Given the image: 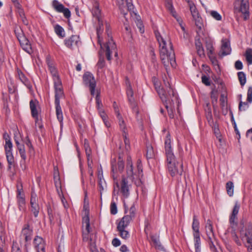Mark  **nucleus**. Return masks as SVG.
Instances as JSON below:
<instances>
[{"label":"nucleus","mask_w":252,"mask_h":252,"mask_svg":"<svg viewBox=\"0 0 252 252\" xmlns=\"http://www.w3.org/2000/svg\"><path fill=\"white\" fill-rule=\"evenodd\" d=\"M197 54L200 58L205 57L204 50L203 46L198 47L196 48Z\"/></svg>","instance_id":"nucleus-58"},{"label":"nucleus","mask_w":252,"mask_h":252,"mask_svg":"<svg viewBox=\"0 0 252 252\" xmlns=\"http://www.w3.org/2000/svg\"><path fill=\"white\" fill-rule=\"evenodd\" d=\"M98 114L100 117L101 118L104 125L107 127H109L111 126V124L108 121V117L106 114L104 109H100L98 111Z\"/></svg>","instance_id":"nucleus-28"},{"label":"nucleus","mask_w":252,"mask_h":252,"mask_svg":"<svg viewBox=\"0 0 252 252\" xmlns=\"http://www.w3.org/2000/svg\"><path fill=\"white\" fill-rule=\"evenodd\" d=\"M51 73L52 74V76L54 78H57V79L59 78V76L58 74L57 70L56 68L55 67V66H51L50 68H49Z\"/></svg>","instance_id":"nucleus-60"},{"label":"nucleus","mask_w":252,"mask_h":252,"mask_svg":"<svg viewBox=\"0 0 252 252\" xmlns=\"http://www.w3.org/2000/svg\"><path fill=\"white\" fill-rule=\"evenodd\" d=\"M117 230L119 232V235L124 239H127L129 237V233L126 228L117 227Z\"/></svg>","instance_id":"nucleus-35"},{"label":"nucleus","mask_w":252,"mask_h":252,"mask_svg":"<svg viewBox=\"0 0 252 252\" xmlns=\"http://www.w3.org/2000/svg\"><path fill=\"white\" fill-rule=\"evenodd\" d=\"M11 252H21L20 248L17 242H13Z\"/></svg>","instance_id":"nucleus-61"},{"label":"nucleus","mask_w":252,"mask_h":252,"mask_svg":"<svg viewBox=\"0 0 252 252\" xmlns=\"http://www.w3.org/2000/svg\"><path fill=\"white\" fill-rule=\"evenodd\" d=\"M154 85L163 102L170 103V99L172 101L178 100V94L172 88L169 80H154Z\"/></svg>","instance_id":"nucleus-2"},{"label":"nucleus","mask_w":252,"mask_h":252,"mask_svg":"<svg viewBox=\"0 0 252 252\" xmlns=\"http://www.w3.org/2000/svg\"><path fill=\"white\" fill-rule=\"evenodd\" d=\"M131 220V217L129 216V215H126L119 221L117 227L126 228Z\"/></svg>","instance_id":"nucleus-23"},{"label":"nucleus","mask_w":252,"mask_h":252,"mask_svg":"<svg viewBox=\"0 0 252 252\" xmlns=\"http://www.w3.org/2000/svg\"><path fill=\"white\" fill-rule=\"evenodd\" d=\"M240 209V205L238 203V202H235V205L233 207L232 213L231 215H232L233 216H237V214H238L239 210Z\"/></svg>","instance_id":"nucleus-56"},{"label":"nucleus","mask_w":252,"mask_h":252,"mask_svg":"<svg viewBox=\"0 0 252 252\" xmlns=\"http://www.w3.org/2000/svg\"><path fill=\"white\" fill-rule=\"evenodd\" d=\"M240 238L248 250L250 251V245L252 244V224L249 223L246 226L243 225L240 229Z\"/></svg>","instance_id":"nucleus-7"},{"label":"nucleus","mask_w":252,"mask_h":252,"mask_svg":"<svg viewBox=\"0 0 252 252\" xmlns=\"http://www.w3.org/2000/svg\"><path fill=\"white\" fill-rule=\"evenodd\" d=\"M211 15L216 20L220 21L221 20V15L216 11H212Z\"/></svg>","instance_id":"nucleus-57"},{"label":"nucleus","mask_w":252,"mask_h":252,"mask_svg":"<svg viewBox=\"0 0 252 252\" xmlns=\"http://www.w3.org/2000/svg\"><path fill=\"white\" fill-rule=\"evenodd\" d=\"M92 14L94 17L96 18L97 20L101 19L100 17V10L99 8L98 3L95 1L94 4V7L92 9Z\"/></svg>","instance_id":"nucleus-32"},{"label":"nucleus","mask_w":252,"mask_h":252,"mask_svg":"<svg viewBox=\"0 0 252 252\" xmlns=\"http://www.w3.org/2000/svg\"><path fill=\"white\" fill-rule=\"evenodd\" d=\"M52 6L57 12L63 13L66 18H69L71 16V13L68 8L57 0H53L52 2Z\"/></svg>","instance_id":"nucleus-12"},{"label":"nucleus","mask_w":252,"mask_h":252,"mask_svg":"<svg viewBox=\"0 0 252 252\" xmlns=\"http://www.w3.org/2000/svg\"><path fill=\"white\" fill-rule=\"evenodd\" d=\"M120 191L125 197H127L129 195V189L127 179L123 177L121 183Z\"/></svg>","instance_id":"nucleus-19"},{"label":"nucleus","mask_w":252,"mask_h":252,"mask_svg":"<svg viewBox=\"0 0 252 252\" xmlns=\"http://www.w3.org/2000/svg\"><path fill=\"white\" fill-rule=\"evenodd\" d=\"M4 149L5 152L12 151V143L11 140L6 141L5 145L4 146Z\"/></svg>","instance_id":"nucleus-55"},{"label":"nucleus","mask_w":252,"mask_h":252,"mask_svg":"<svg viewBox=\"0 0 252 252\" xmlns=\"http://www.w3.org/2000/svg\"><path fill=\"white\" fill-rule=\"evenodd\" d=\"M194 247L195 249V252H201V240L200 233H193Z\"/></svg>","instance_id":"nucleus-27"},{"label":"nucleus","mask_w":252,"mask_h":252,"mask_svg":"<svg viewBox=\"0 0 252 252\" xmlns=\"http://www.w3.org/2000/svg\"><path fill=\"white\" fill-rule=\"evenodd\" d=\"M247 101L251 103L252 102V87H249L247 93Z\"/></svg>","instance_id":"nucleus-63"},{"label":"nucleus","mask_w":252,"mask_h":252,"mask_svg":"<svg viewBox=\"0 0 252 252\" xmlns=\"http://www.w3.org/2000/svg\"><path fill=\"white\" fill-rule=\"evenodd\" d=\"M237 217L236 216L231 215L229 217V223L231 225H236L237 223Z\"/></svg>","instance_id":"nucleus-64"},{"label":"nucleus","mask_w":252,"mask_h":252,"mask_svg":"<svg viewBox=\"0 0 252 252\" xmlns=\"http://www.w3.org/2000/svg\"><path fill=\"white\" fill-rule=\"evenodd\" d=\"M38 102L36 100H31L30 102V109L31 110L32 115L35 119V122L36 123L38 120V114L37 110V106Z\"/></svg>","instance_id":"nucleus-18"},{"label":"nucleus","mask_w":252,"mask_h":252,"mask_svg":"<svg viewBox=\"0 0 252 252\" xmlns=\"http://www.w3.org/2000/svg\"><path fill=\"white\" fill-rule=\"evenodd\" d=\"M97 21H98V26L96 27L97 36L98 38V42L99 43L101 48L102 49L103 47L101 43L102 39L100 37V35L103 31V29H104L102 21L101 20V19H99L97 20Z\"/></svg>","instance_id":"nucleus-26"},{"label":"nucleus","mask_w":252,"mask_h":252,"mask_svg":"<svg viewBox=\"0 0 252 252\" xmlns=\"http://www.w3.org/2000/svg\"><path fill=\"white\" fill-rule=\"evenodd\" d=\"M190 13L193 20L195 21L196 26L201 28V18L199 16V12L193 2H190L189 5Z\"/></svg>","instance_id":"nucleus-14"},{"label":"nucleus","mask_w":252,"mask_h":252,"mask_svg":"<svg viewBox=\"0 0 252 252\" xmlns=\"http://www.w3.org/2000/svg\"><path fill=\"white\" fill-rule=\"evenodd\" d=\"M18 13L23 23L25 25H28L29 24V22L25 16V14L23 9L19 8L18 9Z\"/></svg>","instance_id":"nucleus-39"},{"label":"nucleus","mask_w":252,"mask_h":252,"mask_svg":"<svg viewBox=\"0 0 252 252\" xmlns=\"http://www.w3.org/2000/svg\"><path fill=\"white\" fill-rule=\"evenodd\" d=\"M54 181L55 187H59L60 184H61L60 180L59 173L58 171H55L54 173Z\"/></svg>","instance_id":"nucleus-43"},{"label":"nucleus","mask_w":252,"mask_h":252,"mask_svg":"<svg viewBox=\"0 0 252 252\" xmlns=\"http://www.w3.org/2000/svg\"><path fill=\"white\" fill-rule=\"evenodd\" d=\"M234 12L235 13H241L244 15V20L249 18V0H236L234 3Z\"/></svg>","instance_id":"nucleus-8"},{"label":"nucleus","mask_w":252,"mask_h":252,"mask_svg":"<svg viewBox=\"0 0 252 252\" xmlns=\"http://www.w3.org/2000/svg\"><path fill=\"white\" fill-rule=\"evenodd\" d=\"M162 132H166L164 140V148L168 171L172 177L177 175H181L183 171V165L182 163L179 164L178 162H176L175 157L172 151L171 145L170 134L168 131H166V129H163Z\"/></svg>","instance_id":"nucleus-1"},{"label":"nucleus","mask_w":252,"mask_h":252,"mask_svg":"<svg viewBox=\"0 0 252 252\" xmlns=\"http://www.w3.org/2000/svg\"><path fill=\"white\" fill-rule=\"evenodd\" d=\"M8 91L9 92L10 94H13L16 91V86L15 84L13 82L12 80H10V82L8 83Z\"/></svg>","instance_id":"nucleus-47"},{"label":"nucleus","mask_w":252,"mask_h":252,"mask_svg":"<svg viewBox=\"0 0 252 252\" xmlns=\"http://www.w3.org/2000/svg\"><path fill=\"white\" fill-rule=\"evenodd\" d=\"M220 105L221 107L223 108L226 105V97L224 94H221L220 99Z\"/></svg>","instance_id":"nucleus-59"},{"label":"nucleus","mask_w":252,"mask_h":252,"mask_svg":"<svg viewBox=\"0 0 252 252\" xmlns=\"http://www.w3.org/2000/svg\"><path fill=\"white\" fill-rule=\"evenodd\" d=\"M98 184L99 188V191L100 194L101 195L102 192L104 190L105 188L106 187V182L103 178L102 174L99 173L98 174Z\"/></svg>","instance_id":"nucleus-30"},{"label":"nucleus","mask_w":252,"mask_h":252,"mask_svg":"<svg viewBox=\"0 0 252 252\" xmlns=\"http://www.w3.org/2000/svg\"><path fill=\"white\" fill-rule=\"evenodd\" d=\"M155 157V152L153 148L151 145L147 146L146 157L148 159L152 158Z\"/></svg>","instance_id":"nucleus-40"},{"label":"nucleus","mask_w":252,"mask_h":252,"mask_svg":"<svg viewBox=\"0 0 252 252\" xmlns=\"http://www.w3.org/2000/svg\"><path fill=\"white\" fill-rule=\"evenodd\" d=\"M226 188L227 192V194L231 196L233 194V190H234V186L232 182H228L226 183Z\"/></svg>","instance_id":"nucleus-42"},{"label":"nucleus","mask_w":252,"mask_h":252,"mask_svg":"<svg viewBox=\"0 0 252 252\" xmlns=\"http://www.w3.org/2000/svg\"><path fill=\"white\" fill-rule=\"evenodd\" d=\"M124 162L123 158L119 156L117 162L116 158H113L111 160V170L112 172V177L114 180L117 179V175L116 172L117 171L122 173L124 169Z\"/></svg>","instance_id":"nucleus-9"},{"label":"nucleus","mask_w":252,"mask_h":252,"mask_svg":"<svg viewBox=\"0 0 252 252\" xmlns=\"http://www.w3.org/2000/svg\"><path fill=\"white\" fill-rule=\"evenodd\" d=\"M206 118L210 126L213 125L214 122L213 120L212 112L210 109H209L206 113Z\"/></svg>","instance_id":"nucleus-48"},{"label":"nucleus","mask_w":252,"mask_h":252,"mask_svg":"<svg viewBox=\"0 0 252 252\" xmlns=\"http://www.w3.org/2000/svg\"><path fill=\"white\" fill-rule=\"evenodd\" d=\"M33 244L37 252H45V244L42 238L39 236H36L34 239Z\"/></svg>","instance_id":"nucleus-16"},{"label":"nucleus","mask_w":252,"mask_h":252,"mask_svg":"<svg viewBox=\"0 0 252 252\" xmlns=\"http://www.w3.org/2000/svg\"><path fill=\"white\" fill-rule=\"evenodd\" d=\"M165 6L171 13H173L174 8L171 0H166ZM173 15L174 16V14Z\"/></svg>","instance_id":"nucleus-53"},{"label":"nucleus","mask_w":252,"mask_h":252,"mask_svg":"<svg viewBox=\"0 0 252 252\" xmlns=\"http://www.w3.org/2000/svg\"><path fill=\"white\" fill-rule=\"evenodd\" d=\"M88 212L86 211V216L82 218V237L84 242H88L91 252H96V234L93 232L90 227V218L88 216Z\"/></svg>","instance_id":"nucleus-4"},{"label":"nucleus","mask_w":252,"mask_h":252,"mask_svg":"<svg viewBox=\"0 0 252 252\" xmlns=\"http://www.w3.org/2000/svg\"><path fill=\"white\" fill-rule=\"evenodd\" d=\"M54 88L55 92V104L56 105V112L57 119L61 123L63 120V116L61 107L60 106V98L64 96V93L62 82L60 80H56L54 82Z\"/></svg>","instance_id":"nucleus-5"},{"label":"nucleus","mask_w":252,"mask_h":252,"mask_svg":"<svg viewBox=\"0 0 252 252\" xmlns=\"http://www.w3.org/2000/svg\"><path fill=\"white\" fill-rule=\"evenodd\" d=\"M205 46L207 51V55H212L214 54V48L213 47V41L211 39H206Z\"/></svg>","instance_id":"nucleus-29"},{"label":"nucleus","mask_w":252,"mask_h":252,"mask_svg":"<svg viewBox=\"0 0 252 252\" xmlns=\"http://www.w3.org/2000/svg\"><path fill=\"white\" fill-rule=\"evenodd\" d=\"M105 49V54L108 61L111 60V54L114 53L115 57L118 56V53L116 49V45L113 39H111L104 45Z\"/></svg>","instance_id":"nucleus-11"},{"label":"nucleus","mask_w":252,"mask_h":252,"mask_svg":"<svg viewBox=\"0 0 252 252\" xmlns=\"http://www.w3.org/2000/svg\"><path fill=\"white\" fill-rule=\"evenodd\" d=\"M208 57L212 62V64L216 66L217 68H219V65L218 64V61L216 58V57L214 56V55H208Z\"/></svg>","instance_id":"nucleus-52"},{"label":"nucleus","mask_w":252,"mask_h":252,"mask_svg":"<svg viewBox=\"0 0 252 252\" xmlns=\"http://www.w3.org/2000/svg\"><path fill=\"white\" fill-rule=\"evenodd\" d=\"M30 203L31 205V211L33 214L34 216L37 217L39 213V207L36 203L35 197L32 196Z\"/></svg>","instance_id":"nucleus-25"},{"label":"nucleus","mask_w":252,"mask_h":252,"mask_svg":"<svg viewBox=\"0 0 252 252\" xmlns=\"http://www.w3.org/2000/svg\"><path fill=\"white\" fill-rule=\"evenodd\" d=\"M95 100L96 104V108L97 110H100V109H103L102 108L103 105L101 102V100L100 97V91L98 90H96V95L95 96Z\"/></svg>","instance_id":"nucleus-38"},{"label":"nucleus","mask_w":252,"mask_h":252,"mask_svg":"<svg viewBox=\"0 0 252 252\" xmlns=\"http://www.w3.org/2000/svg\"><path fill=\"white\" fill-rule=\"evenodd\" d=\"M110 212L113 215H115L117 213V207L115 202L112 201L110 205Z\"/></svg>","instance_id":"nucleus-54"},{"label":"nucleus","mask_w":252,"mask_h":252,"mask_svg":"<svg viewBox=\"0 0 252 252\" xmlns=\"http://www.w3.org/2000/svg\"><path fill=\"white\" fill-rule=\"evenodd\" d=\"M126 172L127 178H128L132 181L134 179L139 177V175L142 172V165L141 160L140 159L137 160V169L134 170L131 158L130 157H128L127 158Z\"/></svg>","instance_id":"nucleus-6"},{"label":"nucleus","mask_w":252,"mask_h":252,"mask_svg":"<svg viewBox=\"0 0 252 252\" xmlns=\"http://www.w3.org/2000/svg\"><path fill=\"white\" fill-rule=\"evenodd\" d=\"M155 34L159 46L160 57L164 66H168L169 63L173 67L176 65L175 55L171 42H169V49L166 47L165 40L161 36L158 31L155 32Z\"/></svg>","instance_id":"nucleus-3"},{"label":"nucleus","mask_w":252,"mask_h":252,"mask_svg":"<svg viewBox=\"0 0 252 252\" xmlns=\"http://www.w3.org/2000/svg\"><path fill=\"white\" fill-rule=\"evenodd\" d=\"M18 39L21 45L22 46L23 49L27 52L30 53L32 50V48L28 39L24 36H21L20 38L18 37Z\"/></svg>","instance_id":"nucleus-20"},{"label":"nucleus","mask_w":252,"mask_h":252,"mask_svg":"<svg viewBox=\"0 0 252 252\" xmlns=\"http://www.w3.org/2000/svg\"><path fill=\"white\" fill-rule=\"evenodd\" d=\"M221 50L219 56L223 57L230 54L231 49L229 40L227 39H223L221 40Z\"/></svg>","instance_id":"nucleus-15"},{"label":"nucleus","mask_w":252,"mask_h":252,"mask_svg":"<svg viewBox=\"0 0 252 252\" xmlns=\"http://www.w3.org/2000/svg\"><path fill=\"white\" fill-rule=\"evenodd\" d=\"M203 69L204 71L205 72L206 74H202L201 79H210V76L208 74V73H210V67L206 65H202Z\"/></svg>","instance_id":"nucleus-45"},{"label":"nucleus","mask_w":252,"mask_h":252,"mask_svg":"<svg viewBox=\"0 0 252 252\" xmlns=\"http://www.w3.org/2000/svg\"><path fill=\"white\" fill-rule=\"evenodd\" d=\"M206 234L210 241L213 240L215 238V235L213 231V226L211 221L208 220L206 225Z\"/></svg>","instance_id":"nucleus-22"},{"label":"nucleus","mask_w":252,"mask_h":252,"mask_svg":"<svg viewBox=\"0 0 252 252\" xmlns=\"http://www.w3.org/2000/svg\"><path fill=\"white\" fill-rule=\"evenodd\" d=\"M81 44L79 36L76 35H73L69 38L64 40V44L65 46L71 49H74L78 47Z\"/></svg>","instance_id":"nucleus-13"},{"label":"nucleus","mask_w":252,"mask_h":252,"mask_svg":"<svg viewBox=\"0 0 252 252\" xmlns=\"http://www.w3.org/2000/svg\"><path fill=\"white\" fill-rule=\"evenodd\" d=\"M150 54L151 57V62L153 64V66L154 68L157 69L158 64L157 61V59L156 57V54L155 53L154 49L152 48L150 51Z\"/></svg>","instance_id":"nucleus-41"},{"label":"nucleus","mask_w":252,"mask_h":252,"mask_svg":"<svg viewBox=\"0 0 252 252\" xmlns=\"http://www.w3.org/2000/svg\"><path fill=\"white\" fill-rule=\"evenodd\" d=\"M126 84L127 86L126 94L128 100L133 112L137 115L139 113V111L137 103L135 102L133 97V92L131 85L128 80L126 81Z\"/></svg>","instance_id":"nucleus-10"},{"label":"nucleus","mask_w":252,"mask_h":252,"mask_svg":"<svg viewBox=\"0 0 252 252\" xmlns=\"http://www.w3.org/2000/svg\"><path fill=\"white\" fill-rule=\"evenodd\" d=\"M17 148L19 150V153L20 154L21 157L22 159L25 160L26 159V155L25 150V146L24 145L21 144L17 147Z\"/></svg>","instance_id":"nucleus-44"},{"label":"nucleus","mask_w":252,"mask_h":252,"mask_svg":"<svg viewBox=\"0 0 252 252\" xmlns=\"http://www.w3.org/2000/svg\"><path fill=\"white\" fill-rule=\"evenodd\" d=\"M246 58L249 64H252V49H248L246 52Z\"/></svg>","instance_id":"nucleus-46"},{"label":"nucleus","mask_w":252,"mask_h":252,"mask_svg":"<svg viewBox=\"0 0 252 252\" xmlns=\"http://www.w3.org/2000/svg\"><path fill=\"white\" fill-rule=\"evenodd\" d=\"M6 158L9 164L11 165L13 162V157L12 154V151L5 152Z\"/></svg>","instance_id":"nucleus-51"},{"label":"nucleus","mask_w":252,"mask_h":252,"mask_svg":"<svg viewBox=\"0 0 252 252\" xmlns=\"http://www.w3.org/2000/svg\"><path fill=\"white\" fill-rule=\"evenodd\" d=\"M17 202L20 210H24L25 209V199L24 195L17 196Z\"/></svg>","instance_id":"nucleus-34"},{"label":"nucleus","mask_w":252,"mask_h":252,"mask_svg":"<svg viewBox=\"0 0 252 252\" xmlns=\"http://www.w3.org/2000/svg\"><path fill=\"white\" fill-rule=\"evenodd\" d=\"M232 239L238 246H240L242 245L241 241L239 240L238 236L235 232L232 233Z\"/></svg>","instance_id":"nucleus-62"},{"label":"nucleus","mask_w":252,"mask_h":252,"mask_svg":"<svg viewBox=\"0 0 252 252\" xmlns=\"http://www.w3.org/2000/svg\"><path fill=\"white\" fill-rule=\"evenodd\" d=\"M249 107V105L246 102L240 101L239 104V110L240 111H245Z\"/></svg>","instance_id":"nucleus-50"},{"label":"nucleus","mask_w":252,"mask_h":252,"mask_svg":"<svg viewBox=\"0 0 252 252\" xmlns=\"http://www.w3.org/2000/svg\"><path fill=\"white\" fill-rule=\"evenodd\" d=\"M116 117L118 119L120 129L124 133V135H126V134L127 132L126 122L121 114L118 115Z\"/></svg>","instance_id":"nucleus-24"},{"label":"nucleus","mask_w":252,"mask_h":252,"mask_svg":"<svg viewBox=\"0 0 252 252\" xmlns=\"http://www.w3.org/2000/svg\"><path fill=\"white\" fill-rule=\"evenodd\" d=\"M54 31L57 35L60 38H63L65 36V32L62 27L59 25H56L54 27Z\"/></svg>","instance_id":"nucleus-33"},{"label":"nucleus","mask_w":252,"mask_h":252,"mask_svg":"<svg viewBox=\"0 0 252 252\" xmlns=\"http://www.w3.org/2000/svg\"><path fill=\"white\" fill-rule=\"evenodd\" d=\"M212 126V129L213 130L214 133L216 135V137L219 139V141H220V129L219 128V125L216 123H214L213 125L210 126Z\"/></svg>","instance_id":"nucleus-37"},{"label":"nucleus","mask_w":252,"mask_h":252,"mask_svg":"<svg viewBox=\"0 0 252 252\" xmlns=\"http://www.w3.org/2000/svg\"><path fill=\"white\" fill-rule=\"evenodd\" d=\"M151 239L152 242L153 243L156 249H158V250L162 249V246L159 242V239L158 237L152 235L151 236Z\"/></svg>","instance_id":"nucleus-36"},{"label":"nucleus","mask_w":252,"mask_h":252,"mask_svg":"<svg viewBox=\"0 0 252 252\" xmlns=\"http://www.w3.org/2000/svg\"><path fill=\"white\" fill-rule=\"evenodd\" d=\"M192 229L193 233H200L199 232V222L197 219L196 215H194L193 217V222L192 223Z\"/></svg>","instance_id":"nucleus-31"},{"label":"nucleus","mask_w":252,"mask_h":252,"mask_svg":"<svg viewBox=\"0 0 252 252\" xmlns=\"http://www.w3.org/2000/svg\"><path fill=\"white\" fill-rule=\"evenodd\" d=\"M32 235V230L30 228L29 224L24 225L21 232V236L24 237L26 242L30 241Z\"/></svg>","instance_id":"nucleus-17"},{"label":"nucleus","mask_w":252,"mask_h":252,"mask_svg":"<svg viewBox=\"0 0 252 252\" xmlns=\"http://www.w3.org/2000/svg\"><path fill=\"white\" fill-rule=\"evenodd\" d=\"M84 84L86 87H89L91 94L93 96L95 94L96 83L95 80H84Z\"/></svg>","instance_id":"nucleus-21"},{"label":"nucleus","mask_w":252,"mask_h":252,"mask_svg":"<svg viewBox=\"0 0 252 252\" xmlns=\"http://www.w3.org/2000/svg\"><path fill=\"white\" fill-rule=\"evenodd\" d=\"M173 102H174V101H172L170 100V103H169L168 102L167 104L166 103H164L165 107L168 111V115H169L170 118H171V119H173L174 118L173 111L172 109H170V110L168 109V104L172 105V103L173 104Z\"/></svg>","instance_id":"nucleus-49"}]
</instances>
